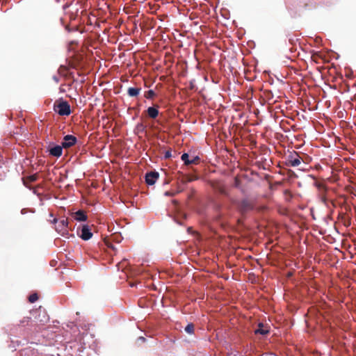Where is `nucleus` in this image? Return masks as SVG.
<instances>
[{"mask_svg": "<svg viewBox=\"0 0 356 356\" xmlns=\"http://www.w3.org/2000/svg\"><path fill=\"white\" fill-rule=\"evenodd\" d=\"M269 333V329L267 325H264L262 323L258 324V328L254 330L255 334L266 335Z\"/></svg>", "mask_w": 356, "mask_h": 356, "instance_id": "9b49d317", "label": "nucleus"}, {"mask_svg": "<svg viewBox=\"0 0 356 356\" xmlns=\"http://www.w3.org/2000/svg\"><path fill=\"white\" fill-rule=\"evenodd\" d=\"M175 194V193L170 192V191H165V193H164V195L165 196H174Z\"/></svg>", "mask_w": 356, "mask_h": 356, "instance_id": "4be33fe9", "label": "nucleus"}, {"mask_svg": "<svg viewBox=\"0 0 356 356\" xmlns=\"http://www.w3.org/2000/svg\"><path fill=\"white\" fill-rule=\"evenodd\" d=\"M38 300V296L37 293H33V294L30 295L29 297V301L31 303H33L35 301H37Z\"/></svg>", "mask_w": 356, "mask_h": 356, "instance_id": "6ab92c4d", "label": "nucleus"}, {"mask_svg": "<svg viewBox=\"0 0 356 356\" xmlns=\"http://www.w3.org/2000/svg\"><path fill=\"white\" fill-rule=\"evenodd\" d=\"M172 156L171 150H167L164 154L165 159H169Z\"/></svg>", "mask_w": 356, "mask_h": 356, "instance_id": "412c9836", "label": "nucleus"}, {"mask_svg": "<svg viewBox=\"0 0 356 356\" xmlns=\"http://www.w3.org/2000/svg\"><path fill=\"white\" fill-rule=\"evenodd\" d=\"M77 143V138L72 135H66L63 138L61 145L65 149L74 146Z\"/></svg>", "mask_w": 356, "mask_h": 356, "instance_id": "39448f33", "label": "nucleus"}, {"mask_svg": "<svg viewBox=\"0 0 356 356\" xmlns=\"http://www.w3.org/2000/svg\"><path fill=\"white\" fill-rule=\"evenodd\" d=\"M38 179V174H34L30 176H28L27 177L23 179L24 184L27 186L29 183L34 182L37 181Z\"/></svg>", "mask_w": 356, "mask_h": 356, "instance_id": "2eb2a0df", "label": "nucleus"}, {"mask_svg": "<svg viewBox=\"0 0 356 356\" xmlns=\"http://www.w3.org/2000/svg\"><path fill=\"white\" fill-rule=\"evenodd\" d=\"M144 96L147 99H153L156 96V93L154 90H149L145 93Z\"/></svg>", "mask_w": 356, "mask_h": 356, "instance_id": "a211bd4d", "label": "nucleus"}, {"mask_svg": "<svg viewBox=\"0 0 356 356\" xmlns=\"http://www.w3.org/2000/svg\"><path fill=\"white\" fill-rule=\"evenodd\" d=\"M317 187L321 191V202L325 205V206H328V200L325 195V192L327 191V188L325 187V186L323 184H317Z\"/></svg>", "mask_w": 356, "mask_h": 356, "instance_id": "1a4fd4ad", "label": "nucleus"}, {"mask_svg": "<svg viewBox=\"0 0 356 356\" xmlns=\"http://www.w3.org/2000/svg\"><path fill=\"white\" fill-rule=\"evenodd\" d=\"M238 183H239V181H238V178H235V186H238Z\"/></svg>", "mask_w": 356, "mask_h": 356, "instance_id": "b1692460", "label": "nucleus"}, {"mask_svg": "<svg viewBox=\"0 0 356 356\" xmlns=\"http://www.w3.org/2000/svg\"><path fill=\"white\" fill-rule=\"evenodd\" d=\"M31 319L30 317H26L23 319V321H22V323H28L29 321V320Z\"/></svg>", "mask_w": 356, "mask_h": 356, "instance_id": "5701e85b", "label": "nucleus"}, {"mask_svg": "<svg viewBox=\"0 0 356 356\" xmlns=\"http://www.w3.org/2000/svg\"><path fill=\"white\" fill-rule=\"evenodd\" d=\"M54 110L60 115H69L71 113V108L67 101L60 99L55 102L54 104Z\"/></svg>", "mask_w": 356, "mask_h": 356, "instance_id": "f257e3e1", "label": "nucleus"}, {"mask_svg": "<svg viewBox=\"0 0 356 356\" xmlns=\"http://www.w3.org/2000/svg\"><path fill=\"white\" fill-rule=\"evenodd\" d=\"M79 236L84 241H88L92 238V233L91 232L88 225H85L82 226Z\"/></svg>", "mask_w": 356, "mask_h": 356, "instance_id": "0eeeda50", "label": "nucleus"}, {"mask_svg": "<svg viewBox=\"0 0 356 356\" xmlns=\"http://www.w3.org/2000/svg\"><path fill=\"white\" fill-rule=\"evenodd\" d=\"M140 90V88H129L127 90V94L130 97H136L139 95Z\"/></svg>", "mask_w": 356, "mask_h": 356, "instance_id": "dca6fc26", "label": "nucleus"}, {"mask_svg": "<svg viewBox=\"0 0 356 356\" xmlns=\"http://www.w3.org/2000/svg\"><path fill=\"white\" fill-rule=\"evenodd\" d=\"M254 203L252 201L244 199L238 204V209L242 214H245L254 209Z\"/></svg>", "mask_w": 356, "mask_h": 356, "instance_id": "7ed1b4c3", "label": "nucleus"}, {"mask_svg": "<svg viewBox=\"0 0 356 356\" xmlns=\"http://www.w3.org/2000/svg\"><path fill=\"white\" fill-rule=\"evenodd\" d=\"M159 106L156 105L154 106L149 107L147 110V115L152 118L155 119L158 117L159 111Z\"/></svg>", "mask_w": 356, "mask_h": 356, "instance_id": "f8f14e48", "label": "nucleus"}, {"mask_svg": "<svg viewBox=\"0 0 356 356\" xmlns=\"http://www.w3.org/2000/svg\"><path fill=\"white\" fill-rule=\"evenodd\" d=\"M56 230L61 235L65 236L68 234V220L67 218H62L58 221V225L56 227Z\"/></svg>", "mask_w": 356, "mask_h": 356, "instance_id": "20e7f679", "label": "nucleus"}, {"mask_svg": "<svg viewBox=\"0 0 356 356\" xmlns=\"http://www.w3.org/2000/svg\"><path fill=\"white\" fill-rule=\"evenodd\" d=\"M51 222L54 223V224H56V222L58 223V220L57 218H54Z\"/></svg>", "mask_w": 356, "mask_h": 356, "instance_id": "393cba45", "label": "nucleus"}, {"mask_svg": "<svg viewBox=\"0 0 356 356\" xmlns=\"http://www.w3.org/2000/svg\"><path fill=\"white\" fill-rule=\"evenodd\" d=\"M197 179H198V177L196 176V175H186V181L187 182H191V181L197 180Z\"/></svg>", "mask_w": 356, "mask_h": 356, "instance_id": "aec40b11", "label": "nucleus"}, {"mask_svg": "<svg viewBox=\"0 0 356 356\" xmlns=\"http://www.w3.org/2000/svg\"><path fill=\"white\" fill-rule=\"evenodd\" d=\"M159 174L157 172H149L145 175V182L148 185H153L159 179Z\"/></svg>", "mask_w": 356, "mask_h": 356, "instance_id": "423d86ee", "label": "nucleus"}, {"mask_svg": "<svg viewBox=\"0 0 356 356\" xmlns=\"http://www.w3.org/2000/svg\"><path fill=\"white\" fill-rule=\"evenodd\" d=\"M302 161H303L302 157L296 152H293L287 156L285 164L288 167H298L301 164Z\"/></svg>", "mask_w": 356, "mask_h": 356, "instance_id": "f03ea898", "label": "nucleus"}, {"mask_svg": "<svg viewBox=\"0 0 356 356\" xmlns=\"http://www.w3.org/2000/svg\"><path fill=\"white\" fill-rule=\"evenodd\" d=\"M330 203L332 204V206L335 207V204L333 200H330Z\"/></svg>", "mask_w": 356, "mask_h": 356, "instance_id": "a878e982", "label": "nucleus"}, {"mask_svg": "<svg viewBox=\"0 0 356 356\" xmlns=\"http://www.w3.org/2000/svg\"><path fill=\"white\" fill-rule=\"evenodd\" d=\"M213 188L220 194L227 195V191L225 186L220 183H214L212 184Z\"/></svg>", "mask_w": 356, "mask_h": 356, "instance_id": "4468645a", "label": "nucleus"}, {"mask_svg": "<svg viewBox=\"0 0 356 356\" xmlns=\"http://www.w3.org/2000/svg\"><path fill=\"white\" fill-rule=\"evenodd\" d=\"M63 147H62V145H56L53 147H51L49 149V154L53 156L58 158L63 154Z\"/></svg>", "mask_w": 356, "mask_h": 356, "instance_id": "9d476101", "label": "nucleus"}, {"mask_svg": "<svg viewBox=\"0 0 356 356\" xmlns=\"http://www.w3.org/2000/svg\"><path fill=\"white\" fill-rule=\"evenodd\" d=\"M194 330H195V326L193 323H189L188 324L186 327L184 328V330L188 333V334H193L194 333Z\"/></svg>", "mask_w": 356, "mask_h": 356, "instance_id": "f3484780", "label": "nucleus"}, {"mask_svg": "<svg viewBox=\"0 0 356 356\" xmlns=\"http://www.w3.org/2000/svg\"><path fill=\"white\" fill-rule=\"evenodd\" d=\"M181 159L186 165H189L191 164H197L200 160V157L197 156H195L193 159L189 160V156L187 153H184L181 155Z\"/></svg>", "mask_w": 356, "mask_h": 356, "instance_id": "6e6552de", "label": "nucleus"}, {"mask_svg": "<svg viewBox=\"0 0 356 356\" xmlns=\"http://www.w3.org/2000/svg\"><path fill=\"white\" fill-rule=\"evenodd\" d=\"M74 218L76 220L81 222L86 221L88 219V216L86 212L83 210H79L74 213Z\"/></svg>", "mask_w": 356, "mask_h": 356, "instance_id": "ddd939ff", "label": "nucleus"}]
</instances>
